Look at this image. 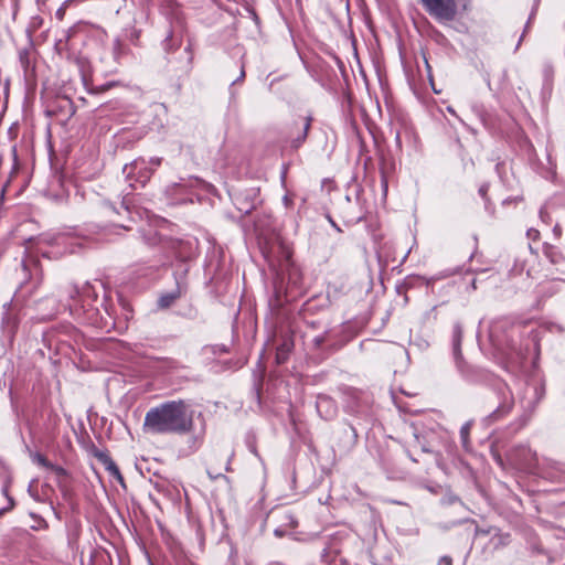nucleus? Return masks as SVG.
Wrapping results in <instances>:
<instances>
[{"mask_svg":"<svg viewBox=\"0 0 565 565\" xmlns=\"http://www.w3.org/2000/svg\"><path fill=\"white\" fill-rule=\"evenodd\" d=\"M193 427V409L184 401H171L149 409L143 430L149 434H185Z\"/></svg>","mask_w":565,"mask_h":565,"instance_id":"1","label":"nucleus"},{"mask_svg":"<svg viewBox=\"0 0 565 565\" xmlns=\"http://www.w3.org/2000/svg\"><path fill=\"white\" fill-rule=\"evenodd\" d=\"M32 460L34 462H36L38 465L44 467V468H47V469H52L54 471H56L57 473H63L64 470L60 467H55L54 465H52L51 462H49V460L41 454L36 452V454H33L31 456Z\"/></svg>","mask_w":565,"mask_h":565,"instance_id":"2","label":"nucleus"},{"mask_svg":"<svg viewBox=\"0 0 565 565\" xmlns=\"http://www.w3.org/2000/svg\"><path fill=\"white\" fill-rule=\"evenodd\" d=\"M311 121H312V117L311 116H305L300 119V126L302 128V134L301 136L297 137V142L298 143H301L306 137H307V134L310 129V126H311Z\"/></svg>","mask_w":565,"mask_h":565,"instance_id":"3","label":"nucleus"},{"mask_svg":"<svg viewBox=\"0 0 565 565\" xmlns=\"http://www.w3.org/2000/svg\"><path fill=\"white\" fill-rule=\"evenodd\" d=\"M177 298H178V295H175V294L164 295L159 299V305L161 308H167V307L171 306Z\"/></svg>","mask_w":565,"mask_h":565,"instance_id":"4","label":"nucleus"},{"mask_svg":"<svg viewBox=\"0 0 565 565\" xmlns=\"http://www.w3.org/2000/svg\"><path fill=\"white\" fill-rule=\"evenodd\" d=\"M460 343H461V330L459 328L456 329L454 335V353L456 358L460 355Z\"/></svg>","mask_w":565,"mask_h":565,"instance_id":"5","label":"nucleus"},{"mask_svg":"<svg viewBox=\"0 0 565 565\" xmlns=\"http://www.w3.org/2000/svg\"><path fill=\"white\" fill-rule=\"evenodd\" d=\"M332 406V401L327 397V396H319L318 401H317V408L319 412H321V409L323 407L326 408H329Z\"/></svg>","mask_w":565,"mask_h":565,"instance_id":"6","label":"nucleus"},{"mask_svg":"<svg viewBox=\"0 0 565 565\" xmlns=\"http://www.w3.org/2000/svg\"><path fill=\"white\" fill-rule=\"evenodd\" d=\"M289 351V345L284 344L281 349L278 350L276 359L278 363H284L287 359V352Z\"/></svg>","mask_w":565,"mask_h":565,"instance_id":"7","label":"nucleus"},{"mask_svg":"<svg viewBox=\"0 0 565 565\" xmlns=\"http://www.w3.org/2000/svg\"><path fill=\"white\" fill-rule=\"evenodd\" d=\"M108 471L115 476L119 481H122V477L120 475V471L115 462L110 461L107 466Z\"/></svg>","mask_w":565,"mask_h":565,"instance_id":"8","label":"nucleus"},{"mask_svg":"<svg viewBox=\"0 0 565 565\" xmlns=\"http://www.w3.org/2000/svg\"><path fill=\"white\" fill-rule=\"evenodd\" d=\"M460 434H461V437L463 439V441L467 440L468 438V434H469V426L468 425H465L461 430H460Z\"/></svg>","mask_w":565,"mask_h":565,"instance_id":"9","label":"nucleus"},{"mask_svg":"<svg viewBox=\"0 0 565 565\" xmlns=\"http://www.w3.org/2000/svg\"><path fill=\"white\" fill-rule=\"evenodd\" d=\"M207 475L212 478V479H216L218 477L222 476L221 472H216V473H213V471L211 469H207Z\"/></svg>","mask_w":565,"mask_h":565,"instance_id":"10","label":"nucleus"},{"mask_svg":"<svg viewBox=\"0 0 565 565\" xmlns=\"http://www.w3.org/2000/svg\"><path fill=\"white\" fill-rule=\"evenodd\" d=\"M20 58H21L22 64L24 66H26L28 65L26 53H21Z\"/></svg>","mask_w":565,"mask_h":565,"instance_id":"11","label":"nucleus"},{"mask_svg":"<svg viewBox=\"0 0 565 565\" xmlns=\"http://www.w3.org/2000/svg\"><path fill=\"white\" fill-rule=\"evenodd\" d=\"M443 562H445L446 565H451V558L450 557H444Z\"/></svg>","mask_w":565,"mask_h":565,"instance_id":"12","label":"nucleus"},{"mask_svg":"<svg viewBox=\"0 0 565 565\" xmlns=\"http://www.w3.org/2000/svg\"><path fill=\"white\" fill-rule=\"evenodd\" d=\"M151 162L156 166L160 164V159H152Z\"/></svg>","mask_w":565,"mask_h":565,"instance_id":"13","label":"nucleus"},{"mask_svg":"<svg viewBox=\"0 0 565 565\" xmlns=\"http://www.w3.org/2000/svg\"><path fill=\"white\" fill-rule=\"evenodd\" d=\"M139 166L138 161H135L134 164H131V170L137 169Z\"/></svg>","mask_w":565,"mask_h":565,"instance_id":"14","label":"nucleus"},{"mask_svg":"<svg viewBox=\"0 0 565 565\" xmlns=\"http://www.w3.org/2000/svg\"><path fill=\"white\" fill-rule=\"evenodd\" d=\"M149 175H150V172H147L142 175L143 177L142 183H145V181L149 178Z\"/></svg>","mask_w":565,"mask_h":565,"instance_id":"15","label":"nucleus"},{"mask_svg":"<svg viewBox=\"0 0 565 565\" xmlns=\"http://www.w3.org/2000/svg\"><path fill=\"white\" fill-rule=\"evenodd\" d=\"M447 109H448V111H449V113H451V114H454V113H455V111H454V109H452L451 107H448Z\"/></svg>","mask_w":565,"mask_h":565,"instance_id":"16","label":"nucleus"}]
</instances>
